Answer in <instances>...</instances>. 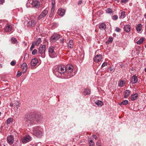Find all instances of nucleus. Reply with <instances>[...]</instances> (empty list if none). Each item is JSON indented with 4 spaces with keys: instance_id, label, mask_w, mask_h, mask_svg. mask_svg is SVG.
Segmentation results:
<instances>
[{
    "instance_id": "nucleus-1",
    "label": "nucleus",
    "mask_w": 146,
    "mask_h": 146,
    "mask_svg": "<svg viewBox=\"0 0 146 146\" xmlns=\"http://www.w3.org/2000/svg\"><path fill=\"white\" fill-rule=\"evenodd\" d=\"M43 119L41 115L36 114L35 115H28L25 117V121L26 126H29L35 123V121L40 122Z\"/></svg>"
},
{
    "instance_id": "nucleus-2",
    "label": "nucleus",
    "mask_w": 146,
    "mask_h": 146,
    "mask_svg": "<svg viewBox=\"0 0 146 146\" xmlns=\"http://www.w3.org/2000/svg\"><path fill=\"white\" fill-rule=\"evenodd\" d=\"M65 67V76L67 77V78L73 77L75 75L74 73H72L74 68L73 66L71 64L67 65Z\"/></svg>"
},
{
    "instance_id": "nucleus-3",
    "label": "nucleus",
    "mask_w": 146,
    "mask_h": 146,
    "mask_svg": "<svg viewBox=\"0 0 146 146\" xmlns=\"http://www.w3.org/2000/svg\"><path fill=\"white\" fill-rule=\"evenodd\" d=\"M41 129L38 126L33 127L31 130V133L36 137H40L42 135V133Z\"/></svg>"
},
{
    "instance_id": "nucleus-4",
    "label": "nucleus",
    "mask_w": 146,
    "mask_h": 146,
    "mask_svg": "<svg viewBox=\"0 0 146 146\" xmlns=\"http://www.w3.org/2000/svg\"><path fill=\"white\" fill-rule=\"evenodd\" d=\"M46 46L45 45H41L38 49V52L40 56L42 58L45 56Z\"/></svg>"
},
{
    "instance_id": "nucleus-5",
    "label": "nucleus",
    "mask_w": 146,
    "mask_h": 146,
    "mask_svg": "<svg viewBox=\"0 0 146 146\" xmlns=\"http://www.w3.org/2000/svg\"><path fill=\"white\" fill-rule=\"evenodd\" d=\"M66 71L65 66L63 65L58 66L55 69L56 72H57L61 74L64 73L65 75Z\"/></svg>"
},
{
    "instance_id": "nucleus-6",
    "label": "nucleus",
    "mask_w": 146,
    "mask_h": 146,
    "mask_svg": "<svg viewBox=\"0 0 146 146\" xmlns=\"http://www.w3.org/2000/svg\"><path fill=\"white\" fill-rule=\"evenodd\" d=\"M60 38V35L57 33H54L51 37L50 41L51 43H54Z\"/></svg>"
},
{
    "instance_id": "nucleus-7",
    "label": "nucleus",
    "mask_w": 146,
    "mask_h": 146,
    "mask_svg": "<svg viewBox=\"0 0 146 146\" xmlns=\"http://www.w3.org/2000/svg\"><path fill=\"white\" fill-rule=\"evenodd\" d=\"M48 11L47 9H45L38 16V19L40 20L41 19L45 17L48 14Z\"/></svg>"
},
{
    "instance_id": "nucleus-8",
    "label": "nucleus",
    "mask_w": 146,
    "mask_h": 146,
    "mask_svg": "<svg viewBox=\"0 0 146 146\" xmlns=\"http://www.w3.org/2000/svg\"><path fill=\"white\" fill-rule=\"evenodd\" d=\"M7 141L10 145L13 144L14 141L13 136L12 135H9L7 137Z\"/></svg>"
},
{
    "instance_id": "nucleus-9",
    "label": "nucleus",
    "mask_w": 146,
    "mask_h": 146,
    "mask_svg": "<svg viewBox=\"0 0 146 146\" xmlns=\"http://www.w3.org/2000/svg\"><path fill=\"white\" fill-rule=\"evenodd\" d=\"M29 3H31V5L33 7H35L36 8H38L39 7V3L38 1L30 0Z\"/></svg>"
},
{
    "instance_id": "nucleus-10",
    "label": "nucleus",
    "mask_w": 146,
    "mask_h": 146,
    "mask_svg": "<svg viewBox=\"0 0 146 146\" xmlns=\"http://www.w3.org/2000/svg\"><path fill=\"white\" fill-rule=\"evenodd\" d=\"M31 138V137L29 135H26L22 139V142L23 143H27L29 142L30 141Z\"/></svg>"
},
{
    "instance_id": "nucleus-11",
    "label": "nucleus",
    "mask_w": 146,
    "mask_h": 146,
    "mask_svg": "<svg viewBox=\"0 0 146 146\" xmlns=\"http://www.w3.org/2000/svg\"><path fill=\"white\" fill-rule=\"evenodd\" d=\"M102 58V56L101 54L96 55L94 58V61L96 62H98L100 61Z\"/></svg>"
},
{
    "instance_id": "nucleus-12",
    "label": "nucleus",
    "mask_w": 146,
    "mask_h": 146,
    "mask_svg": "<svg viewBox=\"0 0 146 146\" xmlns=\"http://www.w3.org/2000/svg\"><path fill=\"white\" fill-rule=\"evenodd\" d=\"M138 81V79L137 76L135 75H134L131 78L130 82L132 84L136 83Z\"/></svg>"
},
{
    "instance_id": "nucleus-13",
    "label": "nucleus",
    "mask_w": 146,
    "mask_h": 146,
    "mask_svg": "<svg viewBox=\"0 0 146 146\" xmlns=\"http://www.w3.org/2000/svg\"><path fill=\"white\" fill-rule=\"evenodd\" d=\"M27 68V66L26 63H24L22 64L21 66V68L23 73H24L26 72Z\"/></svg>"
},
{
    "instance_id": "nucleus-14",
    "label": "nucleus",
    "mask_w": 146,
    "mask_h": 146,
    "mask_svg": "<svg viewBox=\"0 0 146 146\" xmlns=\"http://www.w3.org/2000/svg\"><path fill=\"white\" fill-rule=\"evenodd\" d=\"M36 24V22L34 20H31L28 23V25L30 27H34Z\"/></svg>"
},
{
    "instance_id": "nucleus-15",
    "label": "nucleus",
    "mask_w": 146,
    "mask_h": 146,
    "mask_svg": "<svg viewBox=\"0 0 146 146\" xmlns=\"http://www.w3.org/2000/svg\"><path fill=\"white\" fill-rule=\"evenodd\" d=\"M38 63V60L37 58H35L32 60L31 61V65L33 66H35Z\"/></svg>"
},
{
    "instance_id": "nucleus-16",
    "label": "nucleus",
    "mask_w": 146,
    "mask_h": 146,
    "mask_svg": "<svg viewBox=\"0 0 146 146\" xmlns=\"http://www.w3.org/2000/svg\"><path fill=\"white\" fill-rule=\"evenodd\" d=\"M12 29V27L11 25H8L4 28V30L6 32H10Z\"/></svg>"
},
{
    "instance_id": "nucleus-17",
    "label": "nucleus",
    "mask_w": 146,
    "mask_h": 146,
    "mask_svg": "<svg viewBox=\"0 0 146 146\" xmlns=\"http://www.w3.org/2000/svg\"><path fill=\"white\" fill-rule=\"evenodd\" d=\"M65 12V11L64 9H60L58 10V13L59 15L62 16L64 15Z\"/></svg>"
},
{
    "instance_id": "nucleus-18",
    "label": "nucleus",
    "mask_w": 146,
    "mask_h": 146,
    "mask_svg": "<svg viewBox=\"0 0 146 146\" xmlns=\"http://www.w3.org/2000/svg\"><path fill=\"white\" fill-rule=\"evenodd\" d=\"M54 47L53 46H50L48 48V52L49 54H54Z\"/></svg>"
},
{
    "instance_id": "nucleus-19",
    "label": "nucleus",
    "mask_w": 146,
    "mask_h": 146,
    "mask_svg": "<svg viewBox=\"0 0 146 146\" xmlns=\"http://www.w3.org/2000/svg\"><path fill=\"white\" fill-rule=\"evenodd\" d=\"M124 30L127 32H129L130 31L131 27L129 25H126L124 28Z\"/></svg>"
},
{
    "instance_id": "nucleus-20",
    "label": "nucleus",
    "mask_w": 146,
    "mask_h": 146,
    "mask_svg": "<svg viewBox=\"0 0 146 146\" xmlns=\"http://www.w3.org/2000/svg\"><path fill=\"white\" fill-rule=\"evenodd\" d=\"M68 49H71L73 47V43L72 40H70L68 43Z\"/></svg>"
},
{
    "instance_id": "nucleus-21",
    "label": "nucleus",
    "mask_w": 146,
    "mask_h": 146,
    "mask_svg": "<svg viewBox=\"0 0 146 146\" xmlns=\"http://www.w3.org/2000/svg\"><path fill=\"white\" fill-rule=\"evenodd\" d=\"M138 94L135 93L133 95H131V100L132 101H134L136 100L138 97Z\"/></svg>"
},
{
    "instance_id": "nucleus-22",
    "label": "nucleus",
    "mask_w": 146,
    "mask_h": 146,
    "mask_svg": "<svg viewBox=\"0 0 146 146\" xmlns=\"http://www.w3.org/2000/svg\"><path fill=\"white\" fill-rule=\"evenodd\" d=\"M125 95L124 98H127L128 96L130 94V91L129 90H126L124 92Z\"/></svg>"
},
{
    "instance_id": "nucleus-23",
    "label": "nucleus",
    "mask_w": 146,
    "mask_h": 146,
    "mask_svg": "<svg viewBox=\"0 0 146 146\" xmlns=\"http://www.w3.org/2000/svg\"><path fill=\"white\" fill-rule=\"evenodd\" d=\"M99 28L102 30H104L106 28V25L104 23H102L99 25Z\"/></svg>"
},
{
    "instance_id": "nucleus-24",
    "label": "nucleus",
    "mask_w": 146,
    "mask_h": 146,
    "mask_svg": "<svg viewBox=\"0 0 146 146\" xmlns=\"http://www.w3.org/2000/svg\"><path fill=\"white\" fill-rule=\"evenodd\" d=\"M29 58V55L28 54L26 53L23 57V61H25L28 60Z\"/></svg>"
},
{
    "instance_id": "nucleus-25",
    "label": "nucleus",
    "mask_w": 146,
    "mask_h": 146,
    "mask_svg": "<svg viewBox=\"0 0 146 146\" xmlns=\"http://www.w3.org/2000/svg\"><path fill=\"white\" fill-rule=\"evenodd\" d=\"M55 0H52V12L54 11V10L55 9Z\"/></svg>"
},
{
    "instance_id": "nucleus-26",
    "label": "nucleus",
    "mask_w": 146,
    "mask_h": 146,
    "mask_svg": "<svg viewBox=\"0 0 146 146\" xmlns=\"http://www.w3.org/2000/svg\"><path fill=\"white\" fill-rule=\"evenodd\" d=\"M90 90L87 89L85 90L84 92V94L85 95H89L90 94Z\"/></svg>"
},
{
    "instance_id": "nucleus-27",
    "label": "nucleus",
    "mask_w": 146,
    "mask_h": 146,
    "mask_svg": "<svg viewBox=\"0 0 146 146\" xmlns=\"http://www.w3.org/2000/svg\"><path fill=\"white\" fill-rule=\"evenodd\" d=\"M11 41L13 44H16V45L18 44V42L16 39L14 38H12L11 39Z\"/></svg>"
},
{
    "instance_id": "nucleus-28",
    "label": "nucleus",
    "mask_w": 146,
    "mask_h": 146,
    "mask_svg": "<svg viewBox=\"0 0 146 146\" xmlns=\"http://www.w3.org/2000/svg\"><path fill=\"white\" fill-rule=\"evenodd\" d=\"M95 104L98 106H101L103 105V103L100 101L98 100L95 102Z\"/></svg>"
},
{
    "instance_id": "nucleus-29",
    "label": "nucleus",
    "mask_w": 146,
    "mask_h": 146,
    "mask_svg": "<svg viewBox=\"0 0 146 146\" xmlns=\"http://www.w3.org/2000/svg\"><path fill=\"white\" fill-rule=\"evenodd\" d=\"M141 24H139L138 25H137L136 28V29L137 31L139 32L141 31Z\"/></svg>"
},
{
    "instance_id": "nucleus-30",
    "label": "nucleus",
    "mask_w": 146,
    "mask_h": 146,
    "mask_svg": "<svg viewBox=\"0 0 146 146\" xmlns=\"http://www.w3.org/2000/svg\"><path fill=\"white\" fill-rule=\"evenodd\" d=\"M41 40L40 38H39L38 40L35 42H34L33 43L35 44L36 45H38L41 42Z\"/></svg>"
},
{
    "instance_id": "nucleus-31",
    "label": "nucleus",
    "mask_w": 146,
    "mask_h": 146,
    "mask_svg": "<svg viewBox=\"0 0 146 146\" xmlns=\"http://www.w3.org/2000/svg\"><path fill=\"white\" fill-rule=\"evenodd\" d=\"M144 39V38H141L137 42V43L138 44H142L143 42Z\"/></svg>"
},
{
    "instance_id": "nucleus-32",
    "label": "nucleus",
    "mask_w": 146,
    "mask_h": 146,
    "mask_svg": "<svg viewBox=\"0 0 146 146\" xmlns=\"http://www.w3.org/2000/svg\"><path fill=\"white\" fill-rule=\"evenodd\" d=\"M128 103H129V102L128 100H125L121 102L119 104V105H121L122 104H123L124 105H126L128 104Z\"/></svg>"
},
{
    "instance_id": "nucleus-33",
    "label": "nucleus",
    "mask_w": 146,
    "mask_h": 146,
    "mask_svg": "<svg viewBox=\"0 0 146 146\" xmlns=\"http://www.w3.org/2000/svg\"><path fill=\"white\" fill-rule=\"evenodd\" d=\"M125 17V12L124 11H122L121 13V15L119 17L120 19H123Z\"/></svg>"
},
{
    "instance_id": "nucleus-34",
    "label": "nucleus",
    "mask_w": 146,
    "mask_h": 146,
    "mask_svg": "<svg viewBox=\"0 0 146 146\" xmlns=\"http://www.w3.org/2000/svg\"><path fill=\"white\" fill-rule=\"evenodd\" d=\"M13 119L11 118H9L7 119V124H10L12 122Z\"/></svg>"
},
{
    "instance_id": "nucleus-35",
    "label": "nucleus",
    "mask_w": 146,
    "mask_h": 146,
    "mask_svg": "<svg viewBox=\"0 0 146 146\" xmlns=\"http://www.w3.org/2000/svg\"><path fill=\"white\" fill-rule=\"evenodd\" d=\"M106 12L108 13H112V10L110 8H108L106 10Z\"/></svg>"
},
{
    "instance_id": "nucleus-36",
    "label": "nucleus",
    "mask_w": 146,
    "mask_h": 146,
    "mask_svg": "<svg viewBox=\"0 0 146 146\" xmlns=\"http://www.w3.org/2000/svg\"><path fill=\"white\" fill-rule=\"evenodd\" d=\"M89 146H94V143L92 140H90L89 143Z\"/></svg>"
},
{
    "instance_id": "nucleus-37",
    "label": "nucleus",
    "mask_w": 146,
    "mask_h": 146,
    "mask_svg": "<svg viewBox=\"0 0 146 146\" xmlns=\"http://www.w3.org/2000/svg\"><path fill=\"white\" fill-rule=\"evenodd\" d=\"M108 69V72L111 73H112L114 71V69L111 67H110Z\"/></svg>"
},
{
    "instance_id": "nucleus-38",
    "label": "nucleus",
    "mask_w": 146,
    "mask_h": 146,
    "mask_svg": "<svg viewBox=\"0 0 146 146\" xmlns=\"http://www.w3.org/2000/svg\"><path fill=\"white\" fill-rule=\"evenodd\" d=\"M14 106H15L17 109H18L19 105V103L18 101H16L14 104Z\"/></svg>"
},
{
    "instance_id": "nucleus-39",
    "label": "nucleus",
    "mask_w": 146,
    "mask_h": 146,
    "mask_svg": "<svg viewBox=\"0 0 146 146\" xmlns=\"http://www.w3.org/2000/svg\"><path fill=\"white\" fill-rule=\"evenodd\" d=\"M113 40V38L112 37H109L108 39V41L106 42V44H107L108 43H109V42L111 43L112 42Z\"/></svg>"
},
{
    "instance_id": "nucleus-40",
    "label": "nucleus",
    "mask_w": 146,
    "mask_h": 146,
    "mask_svg": "<svg viewBox=\"0 0 146 146\" xmlns=\"http://www.w3.org/2000/svg\"><path fill=\"white\" fill-rule=\"evenodd\" d=\"M37 52V50L36 49H35L32 52V54L35 55L36 54Z\"/></svg>"
},
{
    "instance_id": "nucleus-41",
    "label": "nucleus",
    "mask_w": 146,
    "mask_h": 146,
    "mask_svg": "<svg viewBox=\"0 0 146 146\" xmlns=\"http://www.w3.org/2000/svg\"><path fill=\"white\" fill-rule=\"evenodd\" d=\"M124 84V81H121L120 82L119 85L120 87H123Z\"/></svg>"
},
{
    "instance_id": "nucleus-42",
    "label": "nucleus",
    "mask_w": 146,
    "mask_h": 146,
    "mask_svg": "<svg viewBox=\"0 0 146 146\" xmlns=\"http://www.w3.org/2000/svg\"><path fill=\"white\" fill-rule=\"evenodd\" d=\"M16 63V62L15 60H13L12 61L11 63L10 64L11 66H14L15 65Z\"/></svg>"
},
{
    "instance_id": "nucleus-43",
    "label": "nucleus",
    "mask_w": 146,
    "mask_h": 146,
    "mask_svg": "<svg viewBox=\"0 0 146 146\" xmlns=\"http://www.w3.org/2000/svg\"><path fill=\"white\" fill-rule=\"evenodd\" d=\"M118 17L117 15H115L113 17L112 19L113 20H116L117 19Z\"/></svg>"
},
{
    "instance_id": "nucleus-44",
    "label": "nucleus",
    "mask_w": 146,
    "mask_h": 146,
    "mask_svg": "<svg viewBox=\"0 0 146 146\" xmlns=\"http://www.w3.org/2000/svg\"><path fill=\"white\" fill-rule=\"evenodd\" d=\"M35 45V44L33 42L31 45V47L30 48V51H31L32 50L33 48H34Z\"/></svg>"
},
{
    "instance_id": "nucleus-45",
    "label": "nucleus",
    "mask_w": 146,
    "mask_h": 146,
    "mask_svg": "<svg viewBox=\"0 0 146 146\" xmlns=\"http://www.w3.org/2000/svg\"><path fill=\"white\" fill-rule=\"evenodd\" d=\"M30 1V0H28V2H27L26 4V6L27 8L29 7H30V5H31V3H29Z\"/></svg>"
},
{
    "instance_id": "nucleus-46",
    "label": "nucleus",
    "mask_w": 146,
    "mask_h": 146,
    "mask_svg": "<svg viewBox=\"0 0 146 146\" xmlns=\"http://www.w3.org/2000/svg\"><path fill=\"white\" fill-rule=\"evenodd\" d=\"M108 65V63L107 62H104L103 63L102 65V67H103L104 66H107Z\"/></svg>"
},
{
    "instance_id": "nucleus-47",
    "label": "nucleus",
    "mask_w": 146,
    "mask_h": 146,
    "mask_svg": "<svg viewBox=\"0 0 146 146\" xmlns=\"http://www.w3.org/2000/svg\"><path fill=\"white\" fill-rule=\"evenodd\" d=\"M22 73L21 72H18L17 74V76L18 77H19L21 75Z\"/></svg>"
},
{
    "instance_id": "nucleus-48",
    "label": "nucleus",
    "mask_w": 146,
    "mask_h": 146,
    "mask_svg": "<svg viewBox=\"0 0 146 146\" xmlns=\"http://www.w3.org/2000/svg\"><path fill=\"white\" fill-rule=\"evenodd\" d=\"M96 145L98 146H101V143H100V141H98L96 143Z\"/></svg>"
},
{
    "instance_id": "nucleus-49",
    "label": "nucleus",
    "mask_w": 146,
    "mask_h": 146,
    "mask_svg": "<svg viewBox=\"0 0 146 146\" xmlns=\"http://www.w3.org/2000/svg\"><path fill=\"white\" fill-rule=\"evenodd\" d=\"M115 30L117 32H119L121 29L118 27H116L115 28Z\"/></svg>"
},
{
    "instance_id": "nucleus-50",
    "label": "nucleus",
    "mask_w": 146,
    "mask_h": 146,
    "mask_svg": "<svg viewBox=\"0 0 146 146\" xmlns=\"http://www.w3.org/2000/svg\"><path fill=\"white\" fill-rule=\"evenodd\" d=\"M54 12V11L53 12H52V10H51V13H50V14L49 15V17H51L53 15V13Z\"/></svg>"
},
{
    "instance_id": "nucleus-51",
    "label": "nucleus",
    "mask_w": 146,
    "mask_h": 146,
    "mask_svg": "<svg viewBox=\"0 0 146 146\" xmlns=\"http://www.w3.org/2000/svg\"><path fill=\"white\" fill-rule=\"evenodd\" d=\"M5 0H0V4H2L4 2Z\"/></svg>"
},
{
    "instance_id": "nucleus-52",
    "label": "nucleus",
    "mask_w": 146,
    "mask_h": 146,
    "mask_svg": "<svg viewBox=\"0 0 146 146\" xmlns=\"http://www.w3.org/2000/svg\"><path fill=\"white\" fill-rule=\"evenodd\" d=\"M127 2V0H121V2L122 3H126Z\"/></svg>"
},
{
    "instance_id": "nucleus-53",
    "label": "nucleus",
    "mask_w": 146,
    "mask_h": 146,
    "mask_svg": "<svg viewBox=\"0 0 146 146\" xmlns=\"http://www.w3.org/2000/svg\"><path fill=\"white\" fill-rule=\"evenodd\" d=\"M93 137L95 139H97V137L96 135H93Z\"/></svg>"
},
{
    "instance_id": "nucleus-54",
    "label": "nucleus",
    "mask_w": 146,
    "mask_h": 146,
    "mask_svg": "<svg viewBox=\"0 0 146 146\" xmlns=\"http://www.w3.org/2000/svg\"><path fill=\"white\" fill-rule=\"evenodd\" d=\"M60 41L62 42V43H63L64 42V39L63 38H61L60 39Z\"/></svg>"
},
{
    "instance_id": "nucleus-55",
    "label": "nucleus",
    "mask_w": 146,
    "mask_h": 146,
    "mask_svg": "<svg viewBox=\"0 0 146 146\" xmlns=\"http://www.w3.org/2000/svg\"><path fill=\"white\" fill-rule=\"evenodd\" d=\"M14 104H13V103H11L10 104V106L11 107H13V106H14Z\"/></svg>"
},
{
    "instance_id": "nucleus-56",
    "label": "nucleus",
    "mask_w": 146,
    "mask_h": 146,
    "mask_svg": "<svg viewBox=\"0 0 146 146\" xmlns=\"http://www.w3.org/2000/svg\"><path fill=\"white\" fill-rule=\"evenodd\" d=\"M82 3V1H80L78 3V5H80Z\"/></svg>"
},
{
    "instance_id": "nucleus-57",
    "label": "nucleus",
    "mask_w": 146,
    "mask_h": 146,
    "mask_svg": "<svg viewBox=\"0 0 146 146\" xmlns=\"http://www.w3.org/2000/svg\"><path fill=\"white\" fill-rule=\"evenodd\" d=\"M144 17L146 19V13L144 15Z\"/></svg>"
},
{
    "instance_id": "nucleus-58",
    "label": "nucleus",
    "mask_w": 146,
    "mask_h": 146,
    "mask_svg": "<svg viewBox=\"0 0 146 146\" xmlns=\"http://www.w3.org/2000/svg\"><path fill=\"white\" fill-rule=\"evenodd\" d=\"M4 60V58L3 57H2V61H3Z\"/></svg>"
},
{
    "instance_id": "nucleus-59",
    "label": "nucleus",
    "mask_w": 146,
    "mask_h": 146,
    "mask_svg": "<svg viewBox=\"0 0 146 146\" xmlns=\"http://www.w3.org/2000/svg\"><path fill=\"white\" fill-rule=\"evenodd\" d=\"M2 67V65L0 63V67L1 68Z\"/></svg>"
},
{
    "instance_id": "nucleus-60",
    "label": "nucleus",
    "mask_w": 146,
    "mask_h": 146,
    "mask_svg": "<svg viewBox=\"0 0 146 146\" xmlns=\"http://www.w3.org/2000/svg\"><path fill=\"white\" fill-rule=\"evenodd\" d=\"M145 72L146 73V68L145 69Z\"/></svg>"
},
{
    "instance_id": "nucleus-61",
    "label": "nucleus",
    "mask_w": 146,
    "mask_h": 146,
    "mask_svg": "<svg viewBox=\"0 0 146 146\" xmlns=\"http://www.w3.org/2000/svg\"><path fill=\"white\" fill-rule=\"evenodd\" d=\"M0 146H2L1 144H0Z\"/></svg>"
},
{
    "instance_id": "nucleus-62",
    "label": "nucleus",
    "mask_w": 146,
    "mask_h": 146,
    "mask_svg": "<svg viewBox=\"0 0 146 146\" xmlns=\"http://www.w3.org/2000/svg\"><path fill=\"white\" fill-rule=\"evenodd\" d=\"M138 52V53H140V52Z\"/></svg>"
},
{
    "instance_id": "nucleus-63",
    "label": "nucleus",
    "mask_w": 146,
    "mask_h": 146,
    "mask_svg": "<svg viewBox=\"0 0 146 146\" xmlns=\"http://www.w3.org/2000/svg\"><path fill=\"white\" fill-rule=\"evenodd\" d=\"M3 146H5V145H4Z\"/></svg>"
}]
</instances>
